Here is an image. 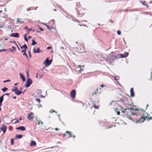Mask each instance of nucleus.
<instances>
[{"instance_id": "f257e3e1", "label": "nucleus", "mask_w": 152, "mask_h": 152, "mask_svg": "<svg viewBox=\"0 0 152 152\" xmlns=\"http://www.w3.org/2000/svg\"><path fill=\"white\" fill-rule=\"evenodd\" d=\"M132 109L133 110V108L125 109L124 110H122V112L124 113V117L128 118L129 119L132 120V121H133V120L131 117V115H136V114L131 112V110Z\"/></svg>"}, {"instance_id": "f03ea898", "label": "nucleus", "mask_w": 152, "mask_h": 152, "mask_svg": "<svg viewBox=\"0 0 152 152\" xmlns=\"http://www.w3.org/2000/svg\"><path fill=\"white\" fill-rule=\"evenodd\" d=\"M114 53L113 52H112L107 58L106 59V61L108 63L111 64L112 63V61H114L115 59H117V56H114L113 55Z\"/></svg>"}, {"instance_id": "7ed1b4c3", "label": "nucleus", "mask_w": 152, "mask_h": 152, "mask_svg": "<svg viewBox=\"0 0 152 152\" xmlns=\"http://www.w3.org/2000/svg\"><path fill=\"white\" fill-rule=\"evenodd\" d=\"M151 119H152V116L151 117L148 113H145L140 117L138 120L137 121V122H143L145 120L149 121Z\"/></svg>"}, {"instance_id": "20e7f679", "label": "nucleus", "mask_w": 152, "mask_h": 152, "mask_svg": "<svg viewBox=\"0 0 152 152\" xmlns=\"http://www.w3.org/2000/svg\"><path fill=\"white\" fill-rule=\"evenodd\" d=\"M77 16L78 17H82L85 14V12L83 8H79L77 10Z\"/></svg>"}, {"instance_id": "39448f33", "label": "nucleus", "mask_w": 152, "mask_h": 152, "mask_svg": "<svg viewBox=\"0 0 152 152\" xmlns=\"http://www.w3.org/2000/svg\"><path fill=\"white\" fill-rule=\"evenodd\" d=\"M129 53L125 52L124 54H120L117 55V59L120 58H124L128 56Z\"/></svg>"}, {"instance_id": "423d86ee", "label": "nucleus", "mask_w": 152, "mask_h": 152, "mask_svg": "<svg viewBox=\"0 0 152 152\" xmlns=\"http://www.w3.org/2000/svg\"><path fill=\"white\" fill-rule=\"evenodd\" d=\"M52 61V59L49 60V58H48L43 62V64H45V66H48L51 64Z\"/></svg>"}, {"instance_id": "0eeeda50", "label": "nucleus", "mask_w": 152, "mask_h": 152, "mask_svg": "<svg viewBox=\"0 0 152 152\" xmlns=\"http://www.w3.org/2000/svg\"><path fill=\"white\" fill-rule=\"evenodd\" d=\"M32 83V80L30 78H28L26 84H25V87L26 88L29 87Z\"/></svg>"}, {"instance_id": "6e6552de", "label": "nucleus", "mask_w": 152, "mask_h": 152, "mask_svg": "<svg viewBox=\"0 0 152 152\" xmlns=\"http://www.w3.org/2000/svg\"><path fill=\"white\" fill-rule=\"evenodd\" d=\"M1 130L3 131L4 134L6 132L7 129V126L5 125L2 124L0 128Z\"/></svg>"}, {"instance_id": "1a4fd4ad", "label": "nucleus", "mask_w": 152, "mask_h": 152, "mask_svg": "<svg viewBox=\"0 0 152 152\" xmlns=\"http://www.w3.org/2000/svg\"><path fill=\"white\" fill-rule=\"evenodd\" d=\"M27 118L29 120H31L34 117V114L33 113L31 112L28 115Z\"/></svg>"}, {"instance_id": "9d476101", "label": "nucleus", "mask_w": 152, "mask_h": 152, "mask_svg": "<svg viewBox=\"0 0 152 152\" xmlns=\"http://www.w3.org/2000/svg\"><path fill=\"white\" fill-rule=\"evenodd\" d=\"M10 36L12 37H14L15 38H18L19 37V35L18 33H12Z\"/></svg>"}, {"instance_id": "9b49d317", "label": "nucleus", "mask_w": 152, "mask_h": 152, "mask_svg": "<svg viewBox=\"0 0 152 152\" xmlns=\"http://www.w3.org/2000/svg\"><path fill=\"white\" fill-rule=\"evenodd\" d=\"M42 91H41L40 89H37V90L35 91L34 94L37 95H42Z\"/></svg>"}, {"instance_id": "f8f14e48", "label": "nucleus", "mask_w": 152, "mask_h": 152, "mask_svg": "<svg viewBox=\"0 0 152 152\" xmlns=\"http://www.w3.org/2000/svg\"><path fill=\"white\" fill-rule=\"evenodd\" d=\"M40 48L39 47H38L37 48V50H36V49L35 48L33 49V52L34 53H39L40 52H42V50H40Z\"/></svg>"}, {"instance_id": "ddd939ff", "label": "nucleus", "mask_w": 152, "mask_h": 152, "mask_svg": "<svg viewBox=\"0 0 152 152\" xmlns=\"http://www.w3.org/2000/svg\"><path fill=\"white\" fill-rule=\"evenodd\" d=\"M140 3L143 5V6H146L147 8L148 7V5L146 4V1L142 0L140 1Z\"/></svg>"}, {"instance_id": "4468645a", "label": "nucleus", "mask_w": 152, "mask_h": 152, "mask_svg": "<svg viewBox=\"0 0 152 152\" xmlns=\"http://www.w3.org/2000/svg\"><path fill=\"white\" fill-rule=\"evenodd\" d=\"M3 96H2L0 97V111L1 110V107L2 105V102L3 101L4 99Z\"/></svg>"}, {"instance_id": "2eb2a0df", "label": "nucleus", "mask_w": 152, "mask_h": 152, "mask_svg": "<svg viewBox=\"0 0 152 152\" xmlns=\"http://www.w3.org/2000/svg\"><path fill=\"white\" fill-rule=\"evenodd\" d=\"M20 76L21 78L22 79L23 82H24L26 80L25 77L24 75L20 73Z\"/></svg>"}, {"instance_id": "dca6fc26", "label": "nucleus", "mask_w": 152, "mask_h": 152, "mask_svg": "<svg viewBox=\"0 0 152 152\" xmlns=\"http://www.w3.org/2000/svg\"><path fill=\"white\" fill-rule=\"evenodd\" d=\"M66 136L68 137H72V134L71 132L67 131L66 132Z\"/></svg>"}, {"instance_id": "f3484780", "label": "nucleus", "mask_w": 152, "mask_h": 152, "mask_svg": "<svg viewBox=\"0 0 152 152\" xmlns=\"http://www.w3.org/2000/svg\"><path fill=\"white\" fill-rule=\"evenodd\" d=\"M17 129H20L22 131H25L26 130V128L25 127L23 126H21L18 127L16 128Z\"/></svg>"}, {"instance_id": "a211bd4d", "label": "nucleus", "mask_w": 152, "mask_h": 152, "mask_svg": "<svg viewBox=\"0 0 152 152\" xmlns=\"http://www.w3.org/2000/svg\"><path fill=\"white\" fill-rule=\"evenodd\" d=\"M98 88L96 89V90H94V92H93L92 93V94H91L92 95H96L98 94H100V93H98Z\"/></svg>"}, {"instance_id": "6ab92c4d", "label": "nucleus", "mask_w": 152, "mask_h": 152, "mask_svg": "<svg viewBox=\"0 0 152 152\" xmlns=\"http://www.w3.org/2000/svg\"><path fill=\"white\" fill-rule=\"evenodd\" d=\"M22 92L21 91L18 90V91H15V93L16 95H20L22 93Z\"/></svg>"}, {"instance_id": "aec40b11", "label": "nucleus", "mask_w": 152, "mask_h": 152, "mask_svg": "<svg viewBox=\"0 0 152 152\" xmlns=\"http://www.w3.org/2000/svg\"><path fill=\"white\" fill-rule=\"evenodd\" d=\"M76 92L75 90H72L70 93V95H76Z\"/></svg>"}, {"instance_id": "412c9836", "label": "nucleus", "mask_w": 152, "mask_h": 152, "mask_svg": "<svg viewBox=\"0 0 152 152\" xmlns=\"http://www.w3.org/2000/svg\"><path fill=\"white\" fill-rule=\"evenodd\" d=\"M45 26L47 27L48 29L49 30H51L52 29H54V28H52V27H50L49 26L47 25H45Z\"/></svg>"}, {"instance_id": "4be33fe9", "label": "nucleus", "mask_w": 152, "mask_h": 152, "mask_svg": "<svg viewBox=\"0 0 152 152\" xmlns=\"http://www.w3.org/2000/svg\"><path fill=\"white\" fill-rule=\"evenodd\" d=\"M20 48L21 49H27L28 47L26 44H24L22 46H20Z\"/></svg>"}, {"instance_id": "5701e85b", "label": "nucleus", "mask_w": 152, "mask_h": 152, "mask_svg": "<svg viewBox=\"0 0 152 152\" xmlns=\"http://www.w3.org/2000/svg\"><path fill=\"white\" fill-rule=\"evenodd\" d=\"M36 145V143L35 141H31L30 144V145L31 146H35Z\"/></svg>"}, {"instance_id": "b1692460", "label": "nucleus", "mask_w": 152, "mask_h": 152, "mask_svg": "<svg viewBox=\"0 0 152 152\" xmlns=\"http://www.w3.org/2000/svg\"><path fill=\"white\" fill-rule=\"evenodd\" d=\"M130 95H134V92L133 88H131L130 89Z\"/></svg>"}, {"instance_id": "393cba45", "label": "nucleus", "mask_w": 152, "mask_h": 152, "mask_svg": "<svg viewBox=\"0 0 152 152\" xmlns=\"http://www.w3.org/2000/svg\"><path fill=\"white\" fill-rule=\"evenodd\" d=\"M32 43L31 44V45L32 46H34L37 43V42H36L35 41V40H34V39H32Z\"/></svg>"}, {"instance_id": "a878e982", "label": "nucleus", "mask_w": 152, "mask_h": 152, "mask_svg": "<svg viewBox=\"0 0 152 152\" xmlns=\"http://www.w3.org/2000/svg\"><path fill=\"white\" fill-rule=\"evenodd\" d=\"M8 89V88H6L4 87L3 88H2V91H3V92H6L7 90Z\"/></svg>"}, {"instance_id": "bb28decb", "label": "nucleus", "mask_w": 152, "mask_h": 152, "mask_svg": "<svg viewBox=\"0 0 152 152\" xmlns=\"http://www.w3.org/2000/svg\"><path fill=\"white\" fill-rule=\"evenodd\" d=\"M16 137L18 138V139H20L22 137V135H16Z\"/></svg>"}, {"instance_id": "cd10ccee", "label": "nucleus", "mask_w": 152, "mask_h": 152, "mask_svg": "<svg viewBox=\"0 0 152 152\" xmlns=\"http://www.w3.org/2000/svg\"><path fill=\"white\" fill-rule=\"evenodd\" d=\"M23 56H25L26 57V58H27V60L28 61H29V58L28 57V56L26 53H23Z\"/></svg>"}, {"instance_id": "c85d7f7f", "label": "nucleus", "mask_w": 152, "mask_h": 152, "mask_svg": "<svg viewBox=\"0 0 152 152\" xmlns=\"http://www.w3.org/2000/svg\"><path fill=\"white\" fill-rule=\"evenodd\" d=\"M34 9V7H29L27 9V10L28 11H29L30 10H33Z\"/></svg>"}, {"instance_id": "c756f323", "label": "nucleus", "mask_w": 152, "mask_h": 152, "mask_svg": "<svg viewBox=\"0 0 152 152\" xmlns=\"http://www.w3.org/2000/svg\"><path fill=\"white\" fill-rule=\"evenodd\" d=\"M24 39L25 41L27 42L28 41V39L27 38V36H26V34H25L24 37Z\"/></svg>"}, {"instance_id": "7c9ffc66", "label": "nucleus", "mask_w": 152, "mask_h": 152, "mask_svg": "<svg viewBox=\"0 0 152 152\" xmlns=\"http://www.w3.org/2000/svg\"><path fill=\"white\" fill-rule=\"evenodd\" d=\"M18 89L17 88V87L15 86V88L14 89H12V92L15 91H15H17L18 90Z\"/></svg>"}, {"instance_id": "2f4dec72", "label": "nucleus", "mask_w": 152, "mask_h": 152, "mask_svg": "<svg viewBox=\"0 0 152 152\" xmlns=\"http://www.w3.org/2000/svg\"><path fill=\"white\" fill-rule=\"evenodd\" d=\"M17 22H19L21 24L23 23H24V21H21L19 18H18L17 19Z\"/></svg>"}, {"instance_id": "473e14b6", "label": "nucleus", "mask_w": 152, "mask_h": 152, "mask_svg": "<svg viewBox=\"0 0 152 152\" xmlns=\"http://www.w3.org/2000/svg\"><path fill=\"white\" fill-rule=\"evenodd\" d=\"M114 77V79L116 81L117 80H119V79H118L117 78H119V77H118V76H113Z\"/></svg>"}, {"instance_id": "72a5a7b5", "label": "nucleus", "mask_w": 152, "mask_h": 152, "mask_svg": "<svg viewBox=\"0 0 152 152\" xmlns=\"http://www.w3.org/2000/svg\"><path fill=\"white\" fill-rule=\"evenodd\" d=\"M37 124L39 125H42L43 124V123L42 121H39L37 123Z\"/></svg>"}, {"instance_id": "f704fd0d", "label": "nucleus", "mask_w": 152, "mask_h": 152, "mask_svg": "<svg viewBox=\"0 0 152 152\" xmlns=\"http://www.w3.org/2000/svg\"><path fill=\"white\" fill-rule=\"evenodd\" d=\"M137 11V10L136 9H133L132 10H127L126 11H128L129 12H131V11Z\"/></svg>"}, {"instance_id": "c9c22d12", "label": "nucleus", "mask_w": 152, "mask_h": 152, "mask_svg": "<svg viewBox=\"0 0 152 152\" xmlns=\"http://www.w3.org/2000/svg\"><path fill=\"white\" fill-rule=\"evenodd\" d=\"M80 2H78L76 3V5L77 7H79L80 6Z\"/></svg>"}, {"instance_id": "e433bc0d", "label": "nucleus", "mask_w": 152, "mask_h": 152, "mask_svg": "<svg viewBox=\"0 0 152 152\" xmlns=\"http://www.w3.org/2000/svg\"><path fill=\"white\" fill-rule=\"evenodd\" d=\"M37 27H38L39 28L40 30L41 31H44V29L41 27L39 25H37Z\"/></svg>"}, {"instance_id": "4c0bfd02", "label": "nucleus", "mask_w": 152, "mask_h": 152, "mask_svg": "<svg viewBox=\"0 0 152 152\" xmlns=\"http://www.w3.org/2000/svg\"><path fill=\"white\" fill-rule=\"evenodd\" d=\"M50 22H52V26H53L55 22V20H51Z\"/></svg>"}, {"instance_id": "58836bf2", "label": "nucleus", "mask_w": 152, "mask_h": 152, "mask_svg": "<svg viewBox=\"0 0 152 152\" xmlns=\"http://www.w3.org/2000/svg\"><path fill=\"white\" fill-rule=\"evenodd\" d=\"M11 140V145H13V142L14 140V139L13 138H12Z\"/></svg>"}, {"instance_id": "ea45409f", "label": "nucleus", "mask_w": 152, "mask_h": 152, "mask_svg": "<svg viewBox=\"0 0 152 152\" xmlns=\"http://www.w3.org/2000/svg\"><path fill=\"white\" fill-rule=\"evenodd\" d=\"M7 49H0V52L3 51H7Z\"/></svg>"}, {"instance_id": "a19ab883", "label": "nucleus", "mask_w": 152, "mask_h": 152, "mask_svg": "<svg viewBox=\"0 0 152 152\" xmlns=\"http://www.w3.org/2000/svg\"><path fill=\"white\" fill-rule=\"evenodd\" d=\"M27 49H25L23 50H21V52L22 53H26V51Z\"/></svg>"}, {"instance_id": "79ce46f5", "label": "nucleus", "mask_w": 152, "mask_h": 152, "mask_svg": "<svg viewBox=\"0 0 152 152\" xmlns=\"http://www.w3.org/2000/svg\"><path fill=\"white\" fill-rule=\"evenodd\" d=\"M10 42L11 43H13L16 45V46H17V44H16V42L15 41H10Z\"/></svg>"}, {"instance_id": "37998d69", "label": "nucleus", "mask_w": 152, "mask_h": 152, "mask_svg": "<svg viewBox=\"0 0 152 152\" xmlns=\"http://www.w3.org/2000/svg\"><path fill=\"white\" fill-rule=\"evenodd\" d=\"M28 54H29V57L30 58H31V52L30 50H29L28 51Z\"/></svg>"}, {"instance_id": "c03bdc74", "label": "nucleus", "mask_w": 152, "mask_h": 152, "mask_svg": "<svg viewBox=\"0 0 152 152\" xmlns=\"http://www.w3.org/2000/svg\"><path fill=\"white\" fill-rule=\"evenodd\" d=\"M117 34L118 35H120L121 34V31L120 30H118L117 31Z\"/></svg>"}, {"instance_id": "a18cd8bd", "label": "nucleus", "mask_w": 152, "mask_h": 152, "mask_svg": "<svg viewBox=\"0 0 152 152\" xmlns=\"http://www.w3.org/2000/svg\"><path fill=\"white\" fill-rule=\"evenodd\" d=\"M10 81H11V80H4L3 81V82L4 83H6V82H10Z\"/></svg>"}, {"instance_id": "49530a36", "label": "nucleus", "mask_w": 152, "mask_h": 152, "mask_svg": "<svg viewBox=\"0 0 152 152\" xmlns=\"http://www.w3.org/2000/svg\"><path fill=\"white\" fill-rule=\"evenodd\" d=\"M36 100L37 102H40V100L39 98H36Z\"/></svg>"}, {"instance_id": "de8ad7c7", "label": "nucleus", "mask_w": 152, "mask_h": 152, "mask_svg": "<svg viewBox=\"0 0 152 152\" xmlns=\"http://www.w3.org/2000/svg\"><path fill=\"white\" fill-rule=\"evenodd\" d=\"M83 69H80L79 70V73L80 74H81V72L82 71H83Z\"/></svg>"}, {"instance_id": "09e8293b", "label": "nucleus", "mask_w": 152, "mask_h": 152, "mask_svg": "<svg viewBox=\"0 0 152 152\" xmlns=\"http://www.w3.org/2000/svg\"><path fill=\"white\" fill-rule=\"evenodd\" d=\"M55 111L54 110H53L52 109H51L50 111L49 112L50 113H53L54 112H55Z\"/></svg>"}, {"instance_id": "8fccbe9b", "label": "nucleus", "mask_w": 152, "mask_h": 152, "mask_svg": "<svg viewBox=\"0 0 152 152\" xmlns=\"http://www.w3.org/2000/svg\"><path fill=\"white\" fill-rule=\"evenodd\" d=\"M93 106H94V108L96 109H98L99 108V107L98 106H96L95 105H94Z\"/></svg>"}, {"instance_id": "3c124183", "label": "nucleus", "mask_w": 152, "mask_h": 152, "mask_svg": "<svg viewBox=\"0 0 152 152\" xmlns=\"http://www.w3.org/2000/svg\"><path fill=\"white\" fill-rule=\"evenodd\" d=\"M12 49L10 48L8 49H7V51H8L9 52H11L12 50Z\"/></svg>"}, {"instance_id": "603ef678", "label": "nucleus", "mask_w": 152, "mask_h": 152, "mask_svg": "<svg viewBox=\"0 0 152 152\" xmlns=\"http://www.w3.org/2000/svg\"><path fill=\"white\" fill-rule=\"evenodd\" d=\"M26 72V74H27V78L28 77V75H29V72H28V71Z\"/></svg>"}, {"instance_id": "864d4df0", "label": "nucleus", "mask_w": 152, "mask_h": 152, "mask_svg": "<svg viewBox=\"0 0 152 152\" xmlns=\"http://www.w3.org/2000/svg\"><path fill=\"white\" fill-rule=\"evenodd\" d=\"M24 28L25 29H27V30H28V26H26Z\"/></svg>"}, {"instance_id": "5fc2aeb1", "label": "nucleus", "mask_w": 152, "mask_h": 152, "mask_svg": "<svg viewBox=\"0 0 152 152\" xmlns=\"http://www.w3.org/2000/svg\"><path fill=\"white\" fill-rule=\"evenodd\" d=\"M51 47H50V46H48V47H47V49H48V50H49L51 48Z\"/></svg>"}, {"instance_id": "6e6d98bb", "label": "nucleus", "mask_w": 152, "mask_h": 152, "mask_svg": "<svg viewBox=\"0 0 152 152\" xmlns=\"http://www.w3.org/2000/svg\"><path fill=\"white\" fill-rule=\"evenodd\" d=\"M12 48L15 50H16V48H15V47H14V46H12Z\"/></svg>"}, {"instance_id": "4d7b16f0", "label": "nucleus", "mask_w": 152, "mask_h": 152, "mask_svg": "<svg viewBox=\"0 0 152 152\" xmlns=\"http://www.w3.org/2000/svg\"><path fill=\"white\" fill-rule=\"evenodd\" d=\"M78 25H79V26H86V25H84V24H83V25H81V24H78Z\"/></svg>"}, {"instance_id": "13d9d810", "label": "nucleus", "mask_w": 152, "mask_h": 152, "mask_svg": "<svg viewBox=\"0 0 152 152\" xmlns=\"http://www.w3.org/2000/svg\"><path fill=\"white\" fill-rule=\"evenodd\" d=\"M114 110L116 111V112H117V111H118V109L117 108H115L114 109Z\"/></svg>"}, {"instance_id": "bf43d9fd", "label": "nucleus", "mask_w": 152, "mask_h": 152, "mask_svg": "<svg viewBox=\"0 0 152 152\" xmlns=\"http://www.w3.org/2000/svg\"><path fill=\"white\" fill-rule=\"evenodd\" d=\"M29 33V31H27V32L25 34H26V36Z\"/></svg>"}, {"instance_id": "052dcab7", "label": "nucleus", "mask_w": 152, "mask_h": 152, "mask_svg": "<svg viewBox=\"0 0 152 152\" xmlns=\"http://www.w3.org/2000/svg\"><path fill=\"white\" fill-rule=\"evenodd\" d=\"M117 115H120V113L119 111H117Z\"/></svg>"}, {"instance_id": "680f3d73", "label": "nucleus", "mask_w": 152, "mask_h": 152, "mask_svg": "<svg viewBox=\"0 0 152 152\" xmlns=\"http://www.w3.org/2000/svg\"><path fill=\"white\" fill-rule=\"evenodd\" d=\"M28 38L29 39H30L31 38V37L30 36H28Z\"/></svg>"}, {"instance_id": "e2e57ef3", "label": "nucleus", "mask_w": 152, "mask_h": 152, "mask_svg": "<svg viewBox=\"0 0 152 152\" xmlns=\"http://www.w3.org/2000/svg\"><path fill=\"white\" fill-rule=\"evenodd\" d=\"M71 97L72 99H74L75 98V96H71Z\"/></svg>"}, {"instance_id": "0e129e2a", "label": "nucleus", "mask_w": 152, "mask_h": 152, "mask_svg": "<svg viewBox=\"0 0 152 152\" xmlns=\"http://www.w3.org/2000/svg\"><path fill=\"white\" fill-rule=\"evenodd\" d=\"M116 81H117V83L118 84H119V85H121V84L118 81V80H117Z\"/></svg>"}, {"instance_id": "69168bd1", "label": "nucleus", "mask_w": 152, "mask_h": 152, "mask_svg": "<svg viewBox=\"0 0 152 152\" xmlns=\"http://www.w3.org/2000/svg\"><path fill=\"white\" fill-rule=\"evenodd\" d=\"M32 30V28H30V29H29L28 28V31H29V32H30V31H31V30Z\"/></svg>"}, {"instance_id": "338daca9", "label": "nucleus", "mask_w": 152, "mask_h": 152, "mask_svg": "<svg viewBox=\"0 0 152 152\" xmlns=\"http://www.w3.org/2000/svg\"><path fill=\"white\" fill-rule=\"evenodd\" d=\"M82 66H81V65H79L78 66V68H80V69H82V68H81Z\"/></svg>"}, {"instance_id": "774afa93", "label": "nucleus", "mask_w": 152, "mask_h": 152, "mask_svg": "<svg viewBox=\"0 0 152 152\" xmlns=\"http://www.w3.org/2000/svg\"><path fill=\"white\" fill-rule=\"evenodd\" d=\"M59 129H58V128H56L55 129V130L56 131H58L59 130Z\"/></svg>"}]
</instances>
